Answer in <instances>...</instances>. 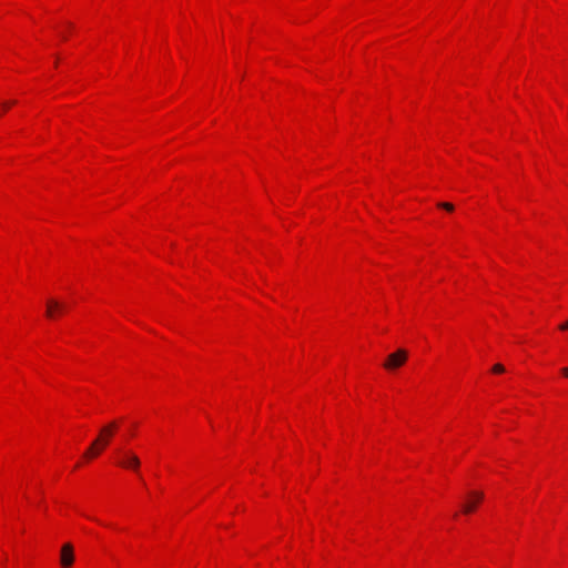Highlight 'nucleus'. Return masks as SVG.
<instances>
[{
  "mask_svg": "<svg viewBox=\"0 0 568 568\" xmlns=\"http://www.w3.org/2000/svg\"><path fill=\"white\" fill-rule=\"evenodd\" d=\"M408 354L405 349H397L395 353H392L387 356L384 367L388 371H394L407 361Z\"/></svg>",
  "mask_w": 568,
  "mask_h": 568,
  "instance_id": "f257e3e1",
  "label": "nucleus"
},
{
  "mask_svg": "<svg viewBox=\"0 0 568 568\" xmlns=\"http://www.w3.org/2000/svg\"><path fill=\"white\" fill-rule=\"evenodd\" d=\"M118 429V423L116 422H110L109 424L104 425L97 439H100V445L102 447H106L110 443L111 437L114 435V433Z\"/></svg>",
  "mask_w": 568,
  "mask_h": 568,
  "instance_id": "f03ea898",
  "label": "nucleus"
},
{
  "mask_svg": "<svg viewBox=\"0 0 568 568\" xmlns=\"http://www.w3.org/2000/svg\"><path fill=\"white\" fill-rule=\"evenodd\" d=\"M73 561H74L73 546L70 542H67L61 548L60 564L63 568H69L72 566Z\"/></svg>",
  "mask_w": 568,
  "mask_h": 568,
  "instance_id": "7ed1b4c3",
  "label": "nucleus"
},
{
  "mask_svg": "<svg viewBox=\"0 0 568 568\" xmlns=\"http://www.w3.org/2000/svg\"><path fill=\"white\" fill-rule=\"evenodd\" d=\"M484 498V494L480 491H471L469 493L466 503L463 506V511L465 514H470L475 510L477 504L481 501Z\"/></svg>",
  "mask_w": 568,
  "mask_h": 568,
  "instance_id": "20e7f679",
  "label": "nucleus"
},
{
  "mask_svg": "<svg viewBox=\"0 0 568 568\" xmlns=\"http://www.w3.org/2000/svg\"><path fill=\"white\" fill-rule=\"evenodd\" d=\"M62 312V303L54 298H49L47 301V311L45 315L49 318H54L57 314Z\"/></svg>",
  "mask_w": 568,
  "mask_h": 568,
  "instance_id": "39448f33",
  "label": "nucleus"
},
{
  "mask_svg": "<svg viewBox=\"0 0 568 568\" xmlns=\"http://www.w3.org/2000/svg\"><path fill=\"white\" fill-rule=\"evenodd\" d=\"M122 466L135 470L140 467V459L135 454L126 452L124 453V460L122 462Z\"/></svg>",
  "mask_w": 568,
  "mask_h": 568,
  "instance_id": "423d86ee",
  "label": "nucleus"
},
{
  "mask_svg": "<svg viewBox=\"0 0 568 568\" xmlns=\"http://www.w3.org/2000/svg\"><path fill=\"white\" fill-rule=\"evenodd\" d=\"M103 449H104V447H102V445H100V439H95V440H93L91 446L85 450L84 457L85 458L97 457Z\"/></svg>",
  "mask_w": 568,
  "mask_h": 568,
  "instance_id": "0eeeda50",
  "label": "nucleus"
},
{
  "mask_svg": "<svg viewBox=\"0 0 568 568\" xmlns=\"http://www.w3.org/2000/svg\"><path fill=\"white\" fill-rule=\"evenodd\" d=\"M437 205H438V207L444 209V210H446L448 212H452L454 210V205L452 203H448V202H440Z\"/></svg>",
  "mask_w": 568,
  "mask_h": 568,
  "instance_id": "6e6552de",
  "label": "nucleus"
},
{
  "mask_svg": "<svg viewBox=\"0 0 568 568\" xmlns=\"http://www.w3.org/2000/svg\"><path fill=\"white\" fill-rule=\"evenodd\" d=\"M493 372L496 374H500L505 372V367L501 364H496L493 366Z\"/></svg>",
  "mask_w": 568,
  "mask_h": 568,
  "instance_id": "1a4fd4ad",
  "label": "nucleus"
},
{
  "mask_svg": "<svg viewBox=\"0 0 568 568\" xmlns=\"http://www.w3.org/2000/svg\"><path fill=\"white\" fill-rule=\"evenodd\" d=\"M559 328H560L561 331H567V329H568V321H567L566 323L561 324V325L559 326Z\"/></svg>",
  "mask_w": 568,
  "mask_h": 568,
  "instance_id": "9d476101",
  "label": "nucleus"
},
{
  "mask_svg": "<svg viewBox=\"0 0 568 568\" xmlns=\"http://www.w3.org/2000/svg\"><path fill=\"white\" fill-rule=\"evenodd\" d=\"M14 103H16L14 101L3 103V105H2L3 110H7L11 104H14Z\"/></svg>",
  "mask_w": 568,
  "mask_h": 568,
  "instance_id": "9b49d317",
  "label": "nucleus"
},
{
  "mask_svg": "<svg viewBox=\"0 0 568 568\" xmlns=\"http://www.w3.org/2000/svg\"><path fill=\"white\" fill-rule=\"evenodd\" d=\"M561 373H562L566 377H568V367H564V368H561Z\"/></svg>",
  "mask_w": 568,
  "mask_h": 568,
  "instance_id": "f8f14e48",
  "label": "nucleus"
}]
</instances>
